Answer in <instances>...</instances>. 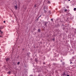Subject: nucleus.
<instances>
[{"label":"nucleus","mask_w":76,"mask_h":76,"mask_svg":"<svg viewBox=\"0 0 76 76\" xmlns=\"http://www.w3.org/2000/svg\"><path fill=\"white\" fill-rule=\"evenodd\" d=\"M68 0V1H70V0Z\"/></svg>","instance_id":"27"},{"label":"nucleus","mask_w":76,"mask_h":76,"mask_svg":"<svg viewBox=\"0 0 76 76\" xmlns=\"http://www.w3.org/2000/svg\"><path fill=\"white\" fill-rule=\"evenodd\" d=\"M0 37L1 38L2 37V36H0Z\"/></svg>","instance_id":"21"},{"label":"nucleus","mask_w":76,"mask_h":76,"mask_svg":"<svg viewBox=\"0 0 76 76\" xmlns=\"http://www.w3.org/2000/svg\"><path fill=\"white\" fill-rule=\"evenodd\" d=\"M23 50H24V49H23Z\"/></svg>","instance_id":"29"},{"label":"nucleus","mask_w":76,"mask_h":76,"mask_svg":"<svg viewBox=\"0 0 76 76\" xmlns=\"http://www.w3.org/2000/svg\"><path fill=\"white\" fill-rule=\"evenodd\" d=\"M63 76H65L66 75V74H65V72H64L63 74Z\"/></svg>","instance_id":"8"},{"label":"nucleus","mask_w":76,"mask_h":76,"mask_svg":"<svg viewBox=\"0 0 76 76\" xmlns=\"http://www.w3.org/2000/svg\"><path fill=\"white\" fill-rule=\"evenodd\" d=\"M64 12H67V10L66 9L64 10Z\"/></svg>","instance_id":"12"},{"label":"nucleus","mask_w":76,"mask_h":76,"mask_svg":"<svg viewBox=\"0 0 76 76\" xmlns=\"http://www.w3.org/2000/svg\"><path fill=\"white\" fill-rule=\"evenodd\" d=\"M9 58H6V62H7V61H9Z\"/></svg>","instance_id":"3"},{"label":"nucleus","mask_w":76,"mask_h":76,"mask_svg":"<svg viewBox=\"0 0 76 76\" xmlns=\"http://www.w3.org/2000/svg\"><path fill=\"white\" fill-rule=\"evenodd\" d=\"M16 5H14V8L16 10L18 9V5H17V4H16Z\"/></svg>","instance_id":"1"},{"label":"nucleus","mask_w":76,"mask_h":76,"mask_svg":"<svg viewBox=\"0 0 76 76\" xmlns=\"http://www.w3.org/2000/svg\"><path fill=\"white\" fill-rule=\"evenodd\" d=\"M44 13H46L47 12V11L45 10H44Z\"/></svg>","instance_id":"10"},{"label":"nucleus","mask_w":76,"mask_h":76,"mask_svg":"<svg viewBox=\"0 0 76 76\" xmlns=\"http://www.w3.org/2000/svg\"><path fill=\"white\" fill-rule=\"evenodd\" d=\"M0 32H1V34H3V32H2V31H1V30H0Z\"/></svg>","instance_id":"14"},{"label":"nucleus","mask_w":76,"mask_h":76,"mask_svg":"<svg viewBox=\"0 0 76 76\" xmlns=\"http://www.w3.org/2000/svg\"><path fill=\"white\" fill-rule=\"evenodd\" d=\"M38 76H40L39 75Z\"/></svg>","instance_id":"32"},{"label":"nucleus","mask_w":76,"mask_h":76,"mask_svg":"<svg viewBox=\"0 0 76 76\" xmlns=\"http://www.w3.org/2000/svg\"><path fill=\"white\" fill-rule=\"evenodd\" d=\"M63 30L64 29V28L63 27Z\"/></svg>","instance_id":"20"},{"label":"nucleus","mask_w":76,"mask_h":76,"mask_svg":"<svg viewBox=\"0 0 76 76\" xmlns=\"http://www.w3.org/2000/svg\"><path fill=\"white\" fill-rule=\"evenodd\" d=\"M43 64H45V63H43Z\"/></svg>","instance_id":"25"},{"label":"nucleus","mask_w":76,"mask_h":76,"mask_svg":"<svg viewBox=\"0 0 76 76\" xmlns=\"http://www.w3.org/2000/svg\"><path fill=\"white\" fill-rule=\"evenodd\" d=\"M18 65H19V64H20V62H18V63H17Z\"/></svg>","instance_id":"11"},{"label":"nucleus","mask_w":76,"mask_h":76,"mask_svg":"<svg viewBox=\"0 0 76 76\" xmlns=\"http://www.w3.org/2000/svg\"><path fill=\"white\" fill-rule=\"evenodd\" d=\"M1 28V29H3V27L2 28Z\"/></svg>","instance_id":"26"},{"label":"nucleus","mask_w":76,"mask_h":76,"mask_svg":"<svg viewBox=\"0 0 76 76\" xmlns=\"http://www.w3.org/2000/svg\"><path fill=\"white\" fill-rule=\"evenodd\" d=\"M44 9H46V6H45V7H44Z\"/></svg>","instance_id":"13"},{"label":"nucleus","mask_w":76,"mask_h":76,"mask_svg":"<svg viewBox=\"0 0 76 76\" xmlns=\"http://www.w3.org/2000/svg\"><path fill=\"white\" fill-rule=\"evenodd\" d=\"M38 32H40V31H40V29H38Z\"/></svg>","instance_id":"5"},{"label":"nucleus","mask_w":76,"mask_h":76,"mask_svg":"<svg viewBox=\"0 0 76 76\" xmlns=\"http://www.w3.org/2000/svg\"><path fill=\"white\" fill-rule=\"evenodd\" d=\"M6 22V21H4V23H5Z\"/></svg>","instance_id":"19"},{"label":"nucleus","mask_w":76,"mask_h":76,"mask_svg":"<svg viewBox=\"0 0 76 76\" xmlns=\"http://www.w3.org/2000/svg\"><path fill=\"white\" fill-rule=\"evenodd\" d=\"M48 3H49V4H50V1H48Z\"/></svg>","instance_id":"15"},{"label":"nucleus","mask_w":76,"mask_h":76,"mask_svg":"<svg viewBox=\"0 0 76 76\" xmlns=\"http://www.w3.org/2000/svg\"><path fill=\"white\" fill-rule=\"evenodd\" d=\"M67 19H68V20H70V19L68 18L67 19Z\"/></svg>","instance_id":"18"},{"label":"nucleus","mask_w":76,"mask_h":76,"mask_svg":"<svg viewBox=\"0 0 76 76\" xmlns=\"http://www.w3.org/2000/svg\"><path fill=\"white\" fill-rule=\"evenodd\" d=\"M67 8H69V7H67Z\"/></svg>","instance_id":"24"},{"label":"nucleus","mask_w":76,"mask_h":76,"mask_svg":"<svg viewBox=\"0 0 76 76\" xmlns=\"http://www.w3.org/2000/svg\"><path fill=\"white\" fill-rule=\"evenodd\" d=\"M41 16H42V15H40L39 17V18H40V17H41Z\"/></svg>","instance_id":"17"},{"label":"nucleus","mask_w":76,"mask_h":76,"mask_svg":"<svg viewBox=\"0 0 76 76\" xmlns=\"http://www.w3.org/2000/svg\"><path fill=\"white\" fill-rule=\"evenodd\" d=\"M8 74H9V75H10V71H9L7 72Z\"/></svg>","instance_id":"6"},{"label":"nucleus","mask_w":76,"mask_h":76,"mask_svg":"<svg viewBox=\"0 0 76 76\" xmlns=\"http://www.w3.org/2000/svg\"><path fill=\"white\" fill-rule=\"evenodd\" d=\"M51 20H52V21H53V19H51Z\"/></svg>","instance_id":"22"},{"label":"nucleus","mask_w":76,"mask_h":76,"mask_svg":"<svg viewBox=\"0 0 76 76\" xmlns=\"http://www.w3.org/2000/svg\"><path fill=\"white\" fill-rule=\"evenodd\" d=\"M52 40H53V41H55V39H54L53 38V39H52Z\"/></svg>","instance_id":"16"},{"label":"nucleus","mask_w":76,"mask_h":76,"mask_svg":"<svg viewBox=\"0 0 76 76\" xmlns=\"http://www.w3.org/2000/svg\"><path fill=\"white\" fill-rule=\"evenodd\" d=\"M72 62H71V63H70V64H72Z\"/></svg>","instance_id":"23"},{"label":"nucleus","mask_w":76,"mask_h":76,"mask_svg":"<svg viewBox=\"0 0 76 76\" xmlns=\"http://www.w3.org/2000/svg\"><path fill=\"white\" fill-rule=\"evenodd\" d=\"M74 11H76V8H75L74 9Z\"/></svg>","instance_id":"9"},{"label":"nucleus","mask_w":76,"mask_h":76,"mask_svg":"<svg viewBox=\"0 0 76 76\" xmlns=\"http://www.w3.org/2000/svg\"><path fill=\"white\" fill-rule=\"evenodd\" d=\"M30 76H32V75H30Z\"/></svg>","instance_id":"30"},{"label":"nucleus","mask_w":76,"mask_h":76,"mask_svg":"<svg viewBox=\"0 0 76 76\" xmlns=\"http://www.w3.org/2000/svg\"><path fill=\"white\" fill-rule=\"evenodd\" d=\"M39 17L38 18V19H39Z\"/></svg>","instance_id":"28"},{"label":"nucleus","mask_w":76,"mask_h":76,"mask_svg":"<svg viewBox=\"0 0 76 76\" xmlns=\"http://www.w3.org/2000/svg\"><path fill=\"white\" fill-rule=\"evenodd\" d=\"M43 24H45L44 25H45V26H47V23H48V22H43Z\"/></svg>","instance_id":"2"},{"label":"nucleus","mask_w":76,"mask_h":76,"mask_svg":"<svg viewBox=\"0 0 76 76\" xmlns=\"http://www.w3.org/2000/svg\"><path fill=\"white\" fill-rule=\"evenodd\" d=\"M37 7V6L36 5V4H35L34 5V7L36 8Z\"/></svg>","instance_id":"7"},{"label":"nucleus","mask_w":76,"mask_h":76,"mask_svg":"<svg viewBox=\"0 0 76 76\" xmlns=\"http://www.w3.org/2000/svg\"><path fill=\"white\" fill-rule=\"evenodd\" d=\"M35 61H36V62H37V61H38V59H37V58H35Z\"/></svg>","instance_id":"4"},{"label":"nucleus","mask_w":76,"mask_h":76,"mask_svg":"<svg viewBox=\"0 0 76 76\" xmlns=\"http://www.w3.org/2000/svg\"><path fill=\"white\" fill-rule=\"evenodd\" d=\"M37 20H38V18H37Z\"/></svg>","instance_id":"31"}]
</instances>
